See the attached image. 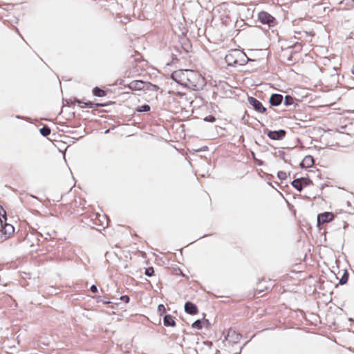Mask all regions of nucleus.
<instances>
[{
  "instance_id": "obj_1",
  "label": "nucleus",
  "mask_w": 354,
  "mask_h": 354,
  "mask_svg": "<svg viewBox=\"0 0 354 354\" xmlns=\"http://www.w3.org/2000/svg\"><path fill=\"white\" fill-rule=\"evenodd\" d=\"M187 77L185 87L194 91H199L203 89L205 85V78L197 71L189 70Z\"/></svg>"
},
{
  "instance_id": "obj_2",
  "label": "nucleus",
  "mask_w": 354,
  "mask_h": 354,
  "mask_svg": "<svg viewBox=\"0 0 354 354\" xmlns=\"http://www.w3.org/2000/svg\"><path fill=\"white\" fill-rule=\"evenodd\" d=\"M189 70L180 69L175 71L171 74V78L178 84L185 86V82L187 81V75H188Z\"/></svg>"
},
{
  "instance_id": "obj_3",
  "label": "nucleus",
  "mask_w": 354,
  "mask_h": 354,
  "mask_svg": "<svg viewBox=\"0 0 354 354\" xmlns=\"http://www.w3.org/2000/svg\"><path fill=\"white\" fill-rule=\"evenodd\" d=\"M239 55L243 57L242 51L237 49H233L225 55V59L228 66H237V58Z\"/></svg>"
},
{
  "instance_id": "obj_4",
  "label": "nucleus",
  "mask_w": 354,
  "mask_h": 354,
  "mask_svg": "<svg viewBox=\"0 0 354 354\" xmlns=\"http://www.w3.org/2000/svg\"><path fill=\"white\" fill-rule=\"evenodd\" d=\"M259 20L263 24H268L269 27H273L277 24V21L270 14L261 11L258 15Z\"/></svg>"
},
{
  "instance_id": "obj_5",
  "label": "nucleus",
  "mask_w": 354,
  "mask_h": 354,
  "mask_svg": "<svg viewBox=\"0 0 354 354\" xmlns=\"http://www.w3.org/2000/svg\"><path fill=\"white\" fill-rule=\"evenodd\" d=\"M67 102L68 103H77L78 105L81 107V108H89V109H93V108H98V107H101V106H103L104 104H100V103H93L90 101L87 102H82V100L76 98V97H74L73 99H70L68 100H67Z\"/></svg>"
},
{
  "instance_id": "obj_6",
  "label": "nucleus",
  "mask_w": 354,
  "mask_h": 354,
  "mask_svg": "<svg viewBox=\"0 0 354 354\" xmlns=\"http://www.w3.org/2000/svg\"><path fill=\"white\" fill-rule=\"evenodd\" d=\"M248 103L254 108V109L261 113L266 111V109L263 106L262 103L253 97H248Z\"/></svg>"
},
{
  "instance_id": "obj_7",
  "label": "nucleus",
  "mask_w": 354,
  "mask_h": 354,
  "mask_svg": "<svg viewBox=\"0 0 354 354\" xmlns=\"http://www.w3.org/2000/svg\"><path fill=\"white\" fill-rule=\"evenodd\" d=\"M127 87L132 91H141L147 88L148 84L142 80H133L127 85Z\"/></svg>"
},
{
  "instance_id": "obj_8",
  "label": "nucleus",
  "mask_w": 354,
  "mask_h": 354,
  "mask_svg": "<svg viewBox=\"0 0 354 354\" xmlns=\"http://www.w3.org/2000/svg\"><path fill=\"white\" fill-rule=\"evenodd\" d=\"M334 219V214L332 212H326L317 215V225L329 223Z\"/></svg>"
},
{
  "instance_id": "obj_9",
  "label": "nucleus",
  "mask_w": 354,
  "mask_h": 354,
  "mask_svg": "<svg viewBox=\"0 0 354 354\" xmlns=\"http://www.w3.org/2000/svg\"><path fill=\"white\" fill-rule=\"evenodd\" d=\"M241 335L237 333L234 329L230 328L225 336V339L230 343L236 344L239 342Z\"/></svg>"
},
{
  "instance_id": "obj_10",
  "label": "nucleus",
  "mask_w": 354,
  "mask_h": 354,
  "mask_svg": "<svg viewBox=\"0 0 354 354\" xmlns=\"http://www.w3.org/2000/svg\"><path fill=\"white\" fill-rule=\"evenodd\" d=\"M286 131L280 129L279 131H270L267 133V136L272 140H279L283 139L286 136Z\"/></svg>"
},
{
  "instance_id": "obj_11",
  "label": "nucleus",
  "mask_w": 354,
  "mask_h": 354,
  "mask_svg": "<svg viewBox=\"0 0 354 354\" xmlns=\"http://www.w3.org/2000/svg\"><path fill=\"white\" fill-rule=\"evenodd\" d=\"M0 230L5 234H11L14 232V227L10 224L6 223V220L3 219L0 217Z\"/></svg>"
},
{
  "instance_id": "obj_12",
  "label": "nucleus",
  "mask_w": 354,
  "mask_h": 354,
  "mask_svg": "<svg viewBox=\"0 0 354 354\" xmlns=\"http://www.w3.org/2000/svg\"><path fill=\"white\" fill-rule=\"evenodd\" d=\"M283 99V97L282 95L274 93L271 95L269 102L272 106H277L281 104Z\"/></svg>"
},
{
  "instance_id": "obj_13",
  "label": "nucleus",
  "mask_w": 354,
  "mask_h": 354,
  "mask_svg": "<svg viewBox=\"0 0 354 354\" xmlns=\"http://www.w3.org/2000/svg\"><path fill=\"white\" fill-rule=\"evenodd\" d=\"M185 311L189 315H196L198 313V308L192 302L187 301L185 304Z\"/></svg>"
},
{
  "instance_id": "obj_14",
  "label": "nucleus",
  "mask_w": 354,
  "mask_h": 354,
  "mask_svg": "<svg viewBox=\"0 0 354 354\" xmlns=\"http://www.w3.org/2000/svg\"><path fill=\"white\" fill-rule=\"evenodd\" d=\"M340 9L350 10L354 6V0H342L339 2Z\"/></svg>"
},
{
  "instance_id": "obj_15",
  "label": "nucleus",
  "mask_w": 354,
  "mask_h": 354,
  "mask_svg": "<svg viewBox=\"0 0 354 354\" xmlns=\"http://www.w3.org/2000/svg\"><path fill=\"white\" fill-rule=\"evenodd\" d=\"M314 163L313 158L311 156H306L301 162V167L308 168Z\"/></svg>"
},
{
  "instance_id": "obj_16",
  "label": "nucleus",
  "mask_w": 354,
  "mask_h": 354,
  "mask_svg": "<svg viewBox=\"0 0 354 354\" xmlns=\"http://www.w3.org/2000/svg\"><path fill=\"white\" fill-rule=\"evenodd\" d=\"M163 323L165 326H174L176 325L173 317L170 315H167L164 317Z\"/></svg>"
},
{
  "instance_id": "obj_17",
  "label": "nucleus",
  "mask_w": 354,
  "mask_h": 354,
  "mask_svg": "<svg viewBox=\"0 0 354 354\" xmlns=\"http://www.w3.org/2000/svg\"><path fill=\"white\" fill-rule=\"evenodd\" d=\"M291 185L299 192H301L303 189L302 180L300 178L295 179L292 180Z\"/></svg>"
},
{
  "instance_id": "obj_18",
  "label": "nucleus",
  "mask_w": 354,
  "mask_h": 354,
  "mask_svg": "<svg viewBox=\"0 0 354 354\" xmlns=\"http://www.w3.org/2000/svg\"><path fill=\"white\" fill-rule=\"evenodd\" d=\"M242 55H243V57L239 55V58H237V61H238L237 66H243L249 61V58L247 57V55L243 51H242Z\"/></svg>"
},
{
  "instance_id": "obj_19",
  "label": "nucleus",
  "mask_w": 354,
  "mask_h": 354,
  "mask_svg": "<svg viewBox=\"0 0 354 354\" xmlns=\"http://www.w3.org/2000/svg\"><path fill=\"white\" fill-rule=\"evenodd\" d=\"M205 322L207 324H209V321L207 319L205 320V322L202 321L201 319H197L192 324V327L195 329H201Z\"/></svg>"
},
{
  "instance_id": "obj_20",
  "label": "nucleus",
  "mask_w": 354,
  "mask_h": 354,
  "mask_svg": "<svg viewBox=\"0 0 354 354\" xmlns=\"http://www.w3.org/2000/svg\"><path fill=\"white\" fill-rule=\"evenodd\" d=\"M93 93L95 96L97 97H104L106 95V93L104 90L101 89L100 88L95 86L93 89Z\"/></svg>"
},
{
  "instance_id": "obj_21",
  "label": "nucleus",
  "mask_w": 354,
  "mask_h": 354,
  "mask_svg": "<svg viewBox=\"0 0 354 354\" xmlns=\"http://www.w3.org/2000/svg\"><path fill=\"white\" fill-rule=\"evenodd\" d=\"M348 272L346 270H344V273L342 276V277L340 278L339 279V283L340 285H344L347 283L348 281Z\"/></svg>"
},
{
  "instance_id": "obj_22",
  "label": "nucleus",
  "mask_w": 354,
  "mask_h": 354,
  "mask_svg": "<svg viewBox=\"0 0 354 354\" xmlns=\"http://www.w3.org/2000/svg\"><path fill=\"white\" fill-rule=\"evenodd\" d=\"M39 132L43 136L46 137L50 135V129L48 126H44L39 129Z\"/></svg>"
},
{
  "instance_id": "obj_23",
  "label": "nucleus",
  "mask_w": 354,
  "mask_h": 354,
  "mask_svg": "<svg viewBox=\"0 0 354 354\" xmlns=\"http://www.w3.org/2000/svg\"><path fill=\"white\" fill-rule=\"evenodd\" d=\"M150 106L148 104H144L136 108L138 112H147L150 111Z\"/></svg>"
},
{
  "instance_id": "obj_24",
  "label": "nucleus",
  "mask_w": 354,
  "mask_h": 354,
  "mask_svg": "<svg viewBox=\"0 0 354 354\" xmlns=\"http://www.w3.org/2000/svg\"><path fill=\"white\" fill-rule=\"evenodd\" d=\"M294 99L290 95H286L284 98V104L286 106H290L293 104Z\"/></svg>"
},
{
  "instance_id": "obj_25",
  "label": "nucleus",
  "mask_w": 354,
  "mask_h": 354,
  "mask_svg": "<svg viewBox=\"0 0 354 354\" xmlns=\"http://www.w3.org/2000/svg\"><path fill=\"white\" fill-rule=\"evenodd\" d=\"M145 275L147 276V277H151L154 274V270H153V267H149V268H147L146 270H145Z\"/></svg>"
},
{
  "instance_id": "obj_26",
  "label": "nucleus",
  "mask_w": 354,
  "mask_h": 354,
  "mask_svg": "<svg viewBox=\"0 0 354 354\" xmlns=\"http://www.w3.org/2000/svg\"><path fill=\"white\" fill-rule=\"evenodd\" d=\"M277 177L281 180H283L286 178L287 176H286V173L284 172V171H279L277 173Z\"/></svg>"
},
{
  "instance_id": "obj_27",
  "label": "nucleus",
  "mask_w": 354,
  "mask_h": 354,
  "mask_svg": "<svg viewBox=\"0 0 354 354\" xmlns=\"http://www.w3.org/2000/svg\"><path fill=\"white\" fill-rule=\"evenodd\" d=\"M300 179L302 180L303 187L308 185L309 184H310L312 183V181L308 178H301Z\"/></svg>"
},
{
  "instance_id": "obj_28",
  "label": "nucleus",
  "mask_w": 354,
  "mask_h": 354,
  "mask_svg": "<svg viewBox=\"0 0 354 354\" xmlns=\"http://www.w3.org/2000/svg\"><path fill=\"white\" fill-rule=\"evenodd\" d=\"M204 120L206 122H215L216 118L214 116L209 115L208 116H206L204 118Z\"/></svg>"
},
{
  "instance_id": "obj_29",
  "label": "nucleus",
  "mask_w": 354,
  "mask_h": 354,
  "mask_svg": "<svg viewBox=\"0 0 354 354\" xmlns=\"http://www.w3.org/2000/svg\"><path fill=\"white\" fill-rule=\"evenodd\" d=\"M295 34L297 35H299V36L297 37L296 35H295V38H298V39H301V37H303L304 36H307V32H304V31H301V32H295Z\"/></svg>"
},
{
  "instance_id": "obj_30",
  "label": "nucleus",
  "mask_w": 354,
  "mask_h": 354,
  "mask_svg": "<svg viewBox=\"0 0 354 354\" xmlns=\"http://www.w3.org/2000/svg\"><path fill=\"white\" fill-rule=\"evenodd\" d=\"M120 300L125 303L129 302L130 298L128 295H122L120 297Z\"/></svg>"
},
{
  "instance_id": "obj_31",
  "label": "nucleus",
  "mask_w": 354,
  "mask_h": 354,
  "mask_svg": "<svg viewBox=\"0 0 354 354\" xmlns=\"http://www.w3.org/2000/svg\"><path fill=\"white\" fill-rule=\"evenodd\" d=\"M90 290L93 293H96L97 292V288L95 285H92L90 288Z\"/></svg>"
},
{
  "instance_id": "obj_32",
  "label": "nucleus",
  "mask_w": 354,
  "mask_h": 354,
  "mask_svg": "<svg viewBox=\"0 0 354 354\" xmlns=\"http://www.w3.org/2000/svg\"><path fill=\"white\" fill-rule=\"evenodd\" d=\"M158 309L160 312H162V311H165V306L164 305L162 304H160L158 306Z\"/></svg>"
},
{
  "instance_id": "obj_33",
  "label": "nucleus",
  "mask_w": 354,
  "mask_h": 354,
  "mask_svg": "<svg viewBox=\"0 0 354 354\" xmlns=\"http://www.w3.org/2000/svg\"><path fill=\"white\" fill-rule=\"evenodd\" d=\"M100 301H102L103 304H110L111 302L109 301H106V299H100Z\"/></svg>"
},
{
  "instance_id": "obj_34",
  "label": "nucleus",
  "mask_w": 354,
  "mask_h": 354,
  "mask_svg": "<svg viewBox=\"0 0 354 354\" xmlns=\"http://www.w3.org/2000/svg\"><path fill=\"white\" fill-rule=\"evenodd\" d=\"M109 131V130H106L105 133H108Z\"/></svg>"
}]
</instances>
